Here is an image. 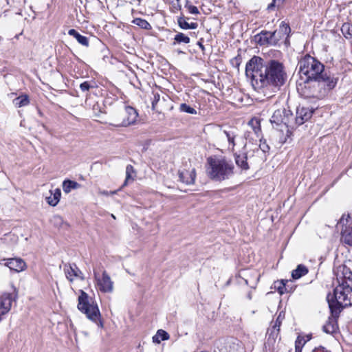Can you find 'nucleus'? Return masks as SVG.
<instances>
[{
  "label": "nucleus",
  "instance_id": "obj_14",
  "mask_svg": "<svg viewBox=\"0 0 352 352\" xmlns=\"http://www.w3.org/2000/svg\"><path fill=\"white\" fill-rule=\"evenodd\" d=\"M6 265L11 270L17 272L23 271L26 266L24 261L19 258H8L6 263Z\"/></svg>",
  "mask_w": 352,
  "mask_h": 352
},
{
  "label": "nucleus",
  "instance_id": "obj_21",
  "mask_svg": "<svg viewBox=\"0 0 352 352\" xmlns=\"http://www.w3.org/2000/svg\"><path fill=\"white\" fill-rule=\"evenodd\" d=\"M283 318L284 316H282V312H280L278 317L276 318V320L275 321L274 324L272 326V328L271 329H268L267 331V333L269 334L270 337L272 336L273 338H274L275 336L276 337L278 336Z\"/></svg>",
  "mask_w": 352,
  "mask_h": 352
},
{
  "label": "nucleus",
  "instance_id": "obj_34",
  "mask_svg": "<svg viewBox=\"0 0 352 352\" xmlns=\"http://www.w3.org/2000/svg\"><path fill=\"white\" fill-rule=\"evenodd\" d=\"M249 125L252 126V130L254 131V133L256 135L257 137H259V135L261 132V129L260 126V122L259 120L256 119H252L249 122Z\"/></svg>",
  "mask_w": 352,
  "mask_h": 352
},
{
  "label": "nucleus",
  "instance_id": "obj_16",
  "mask_svg": "<svg viewBox=\"0 0 352 352\" xmlns=\"http://www.w3.org/2000/svg\"><path fill=\"white\" fill-rule=\"evenodd\" d=\"M255 41L260 45H271L270 32L263 30L254 36Z\"/></svg>",
  "mask_w": 352,
  "mask_h": 352
},
{
  "label": "nucleus",
  "instance_id": "obj_45",
  "mask_svg": "<svg viewBox=\"0 0 352 352\" xmlns=\"http://www.w3.org/2000/svg\"><path fill=\"white\" fill-rule=\"evenodd\" d=\"M192 4L190 3V1L189 0H186V3L184 5L185 8H188V6H190Z\"/></svg>",
  "mask_w": 352,
  "mask_h": 352
},
{
  "label": "nucleus",
  "instance_id": "obj_50",
  "mask_svg": "<svg viewBox=\"0 0 352 352\" xmlns=\"http://www.w3.org/2000/svg\"><path fill=\"white\" fill-rule=\"evenodd\" d=\"M38 114L40 116H43V113L41 111V110H38Z\"/></svg>",
  "mask_w": 352,
  "mask_h": 352
},
{
  "label": "nucleus",
  "instance_id": "obj_38",
  "mask_svg": "<svg viewBox=\"0 0 352 352\" xmlns=\"http://www.w3.org/2000/svg\"><path fill=\"white\" fill-rule=\"evenodd\" d=\"M285 0H272V1L267 6V10L271 11L273 10L276 7L280 8L281 7Z\"/></svg>",
  "mask_w": 352,
  "mask_h": 352
},
{
  "label": "nucleus",
  "instance_id": "obj_3",
  "mask_svg": "<svg viewBox=\"0 0 352 352\" xmlns=\"http://www.w3.org/2000/svg\"><path fill=\"white\" fill-rule=\"evenodd\" d=\"M206 173L215 182H222L231 178L234 173V166L231 160L225 157H209L207 159Z\"/></svg>",
  "mask_w": 352,
  "mask_h": 352
},
{
  "label": "nucleus",
  "instance_id": "obj_10",
  "mask_svg": "<svg viewBox=\"0 0 352 352\" xmlns=\"http://www.w3.org/2000/svg\"><path fill=\"white\" fill-rule=\"evenodd\" d=\"M250 152L246 150V145H245L241 151L234 154L236 164L243 170H248L250 168L248 163V158L251 157L249 155Z\"/></svg>",
  "mask_w": 352,
  "mask_h": 352
},
{
  "label": "nucleus",
  "instance_id": "obj_4",
  "mask_svg": "<svg viewBox=\"0 0 352 352\" xmlns=\"http://www.w3.org/2000/svg\"><path fill=\"white\" fill-rule=\"evenodd\" d=\"M336 280L338 283L335 288L336 292H342L341 296L345 300L349 298L348 304H352V270L350 266L342 265L338 267L336 272ZM346 303L347 302L345 301Z\"/></svg>",
  "mask_w": 352,
  "mask_h": 352
},
{
  "label": "nucleus",
  "instance_id": "obj_47",
  "mask_svg": "<svg viewBox=\"0 0 352 352\" xmlns=\"http://www.w3.org/2000/svg\"><path fill=\"white\" fill-rule=\"evenodd\" d=\"M297 342L298 343V345L302 346V345H301V340H300L298 338V340L296 341L295 345L296 344V343H297Z\"/></svg>",
  "mask_w": 352,
  "mask_h": 352
},
{
  "label": "nucleus",
  "instance_id": "obj_9",
  "mask_svg": "<svg viewBox=\"0 0 352 352\" xmlns=\"http://www.w3.org/2000/svg\"><path fill=\"white\" fill-rule=\"evenodd\" d=\"M314 112V109L312 107L298 106L296 108V115L294 119V124L296 126L303 124L312 117Z\"/></svg>",
  "mask_w": 352,
  "mask_h": 352
},
{
  "label": "nucleus",
  "instance_id": "obj_27",
  "mask_svg": "<svg viewBox=\"0 0 352 352\" xmlns=\"http://www.w3.org/2000/svg\"><path fill=\"white\" fill-rule=\"evenodd\" d=\"M132 23L139 26L143 30H150L152 29L151 24L146 20L142 18H135L132 21Z\"/></svg>",
  "mask_w": 352,
  "mask_h": 352
},
{
  "label": "nucleus",
  "instance_id": "obj_39",
  "mask_svg": "<svg viewBox=\"0 0 352 352\" xmlns=\"http://www.w3.org/2000/svg\"><path fill=\"white\" fill-rule=\"evenodd\" d=\"M63 219L61 218V217H60L58 215L54 216L52 219V222L56 227L60 226L62 225V223H63Z\"/></svg>",
  "mask_w": 352,
  "mask_h": 352
},
{
  "label": "nucleus",
  "instance_id": "obj_13",
  "mask_svg": "<svg viewBox=\"0 0 352 352\" xmlns=\"http://www.w3.org/2000/svg\"><path fill=\"white\" fill-rule=\"evenodd\" d=\"M178 175L180 182L187 185H190L195 183L196 178V171L195 168H192L191 170H179Z\"/></svg>",
  "mask_w": 352,
  "mask_h": 352
},
{
  "label": "nucleus",
  "instance_id": "obj_32",
  "mask_svg": "<svg viewBox=\"0 0 352 352\" xmlns=\"http://www.w3.org/2000/svg\"><path fill=\"white\" fill-rule=\"evenodd\" d=\"M278 32H280V34L282 35V36L286 34L288 38L291 33V28L289 23L282 21L280 24L279 31Z\"/></svg>",
  "mask_w": 352,
  "mask_h": 352
},
{
  "label": "nucleus",
  "instance_id": "obj_2",
  "mask_svg": "<svg viewBox=\"0 0 352 352\" xmlns=\"http://www.w3.org/2000/svg\"><path fill=\"white\" fill-rule=\"evenodd\" d=\"M245 75L255 90L276 92L286 82L284 65L277 60H265L254 56L246 63Z\"/></svg>",
  "mask_w": 352,
  "mask_h": 352
},
{
  "label": "nucleus",
  "instance_id": "obj_36",
  "mask_svg": "<svg viewBox=\"0 0 352 352\" xmlns=\"http://www.w3.org/2000/svg\"><path fill=\"white\" fill-rule=\"evenodd\" d=\"M179 109L181 112H185L192 115L197 114V111L194 108L191 107L190 106L188 105L186 103H182L179 105Z\"/></svg>",
  "mask_w": 352,
  "mask_h": 352
},
{
  "label": "nucleus",
  "instance_id": "obj_24",
  "mask_svg": "<svg viewBox=\"0 0 352 352\" xmlns=\"http://www.w3.org/2000/svg\"><path fill=\"white\" fill-rule=\"evenodd\" d=\"M340 240L344 244L352 246V227L342 231Z\"/></svg>",
  "mask_w": 352,
  "mask_h": 352
},
{
  "label": "nucleus",
  "instance_id": "obj_12",
  "mask_svg": "<svg viewBox=\"0 0 352 352\" xmlns=\"http://www.w3.org/2000/svg\"><path fill=\"white\" fill-rule=\"evenodd\" d=\"M64 271L66 274L67 278L70 282H72L75 277L80 278L81 279L84 278L82 276H80L82 272L75 263L65 264Z\"/></svg>",
  "mask_w": 352,
  "mask_h": 352
},
{
  "label": "nucleus",
  "instance_id": "obj_48",
  "mask_svg": "<svg viewBox=\"0 0 352 352\" xmlns=\"http://www.w3.org/2000/svg\"><path fill=\"white\" fill-rule=\"evenodd\" d=\"M177 9L179 10L182 9V6L179 4V2L177 3Z\"/></svg>",
  "mask_w": 352,
  "mask_h": 352
},
{
  "label": "nucleus",
  "instance_id": "obj_15",
  "mask_svg": "<svg viewBox=\"0 0 352 352\" xmlns=\"http://www.w3.org/2000/svg\"><path fill=\"white\" fill-rule=\"evenodd\" d=\"M338 329V318L329 316L326 324L322 327L323 331L329 334H333L336 333Z\"/></svg>",
  "mask_w": 352,
  "mask_h": 352
},
{
  "label": "nucleus",
  "instance_id": "obj_55",
  "mask_svg": "<svg viewBox=\"0 0 352 352\" xmlns=\"http://www.w3.org/2000/svg\"><path fill=\"white\" fill-rule=\"evenodd\" d=\"M351 263H352V262H351V261H348V264H349V265H350Z\"/></svg>",
  "mask_w": 352,
  "mask_h": 352
},
{
  "label": "nucleus",
  "instance_id": "obj_37",
  "mask_svg": "<svg viewBox=\"0 0 352 352\" xmlns=\"http://www.w3.org/2000/svg\"><path fill=\"white\" fill-rule=\"evenodd\" d=\"M270 36L271 38V45H276L278 41L282 38V35L277 30L274 32H270Z\"/></svg>",
  "mask_w": 352,
  "mask_h": 352
},
{
  "label": "nucleus",
  "instance_id": "obj_46",
  "mask_svg": "<svg viewBox=\"0 0 352 352\" xmlns=\"http://www.w3.org/2000/svg\"><path fill=\"white\" fill-rule=\"evenodd\" d=\"M249 300H251L252 299V292H250L248 294V296H247Z\"/></svg>",
  "mask_w": 352,
  "mask_h": 352
},
{
  "label": "nucleus",
  "instance_id": "obj_41",
  "mask_svg": "<svg viewBox=\"0 0 352 352\" xmlns=\"http://www.w3.org/2000/svg\"><path fill=\"white\" fill-rule=\"evenodd\" d=\"M159 100H160V94H154V98H153V100L152 101V108H153V109H155V107L156 104L159 102Z\"/></svg>",
  "mask_w": 352,
  "mask_h": 352
},
{
  "label": "nucleus",
  "instance_id": "obj_44",
  "mask_svg": "<svg viewBox=\"0 0 352 352\" xmlns=\"http://www.w3.org/2000/svg\"><path fill=\"white\" fill-rule=\"evenodd\" d=\"M319 349H321L323 352H331V351L326 350L325 348L323 346H320V348H318V349L316 348L313 350L312 352H316L317 350H319Z\"/></svg>",
  "mask_w": 352,
  "mask_h": 352
},
{
  "label": "nucleus",
  "instance_id": "obj_56",
  "mask_svg": "<svg viewBox=\"0 0 352 352\" xmlns=\"http://www.w3.org/2000/svg\"><path fill=\"white\" fill-rule=\"evenodd\" d=\"M239 63L237 62L236 63V67H239Z\"/></svg>",
  "mask_w": 352,
  "mask_h": 352
},
{
  "label": "nucleus",
  "instance_id": "obj_40",
  "mask_svg": "<svg viewBox=\"0 0 352 352\" xmlns=\"http://www.w3.org/2000/svg\"><path fill=\"white\" fill-rule=\"evenodd\" d=\"M187 10L190 14H195V15H197L199 14V11L198 8L195 6L191 5L190 6H188V8H187Z\"/></svg>",
  "mask_w": 352,
  "mask_h": 352
},
{
  "label": "nucleus",
  "instance_id": "obj_30",
  "mask_svg": "<svg viewBox=\"0 0 352 352\" xmlns=\"http://www.w3.org/2000/svg\"><path fill=\"white\" fill-rule=\"evenodd\" d=\"M223 133L227 138L229 144L230 145H232V149L233 150L236 145V143L234 142V139L236 138V134H235L234 131L232 130H230V131L223 130Z\"/></svg>",
  "mask_w": 352,
  "mask_h": 352
},
{
  "label": "nucleus",
  "instance_id": "obj_7",
  "mask_svg": "<svg viewBox=\"0 0 352 352\" xmlns=\"http://www.w3.org/2000/svg\"><path fill=\"white\" fill-rule=\"evenodd\" d=\"M292 121L293 113L291 110L286 108L276 110L270 118L271 123L276 126L284 124L287 127L294 128Z\"/></svg>",
  "mask_w": 352,
  "mask_h": 352
},
{
  "label": "nucleus",
  "instance_id": "obj_19",
  "mask_svg": "<svg viewBox=\"0 0 352 352\" xmlns=\"http://www.w3.org/2000/svg\"><path fill=\"white\" fill-rule=\"evenodd\" d=\"M68 34L69 36L74 37L76 39V41L82 45L85 46V47H89V43L88 38L87 36L81 35L76 30H74V29L69 30Z\"/></svg>",
  "mask_w": 352,
  "mask_h": 352
},
{
  "label": "nucleus",
  "instance_id": "obj_17",
  "mask_svg": "<svg viewBox=\"0 0 352 352\" xmlns=\"http://www.w3.org/2000/svg\"><path fill=\"white\" fill-rule=\"evenodd\" d=\"M188 17L184 16L183 14H182L179 16L177 17V24L181 29L183 30H195L197 28L198 23H189L187 20H188Z\"/></svg>",
  "mask_w": 352,
  "mask_h": 352
},
{
  "label": "nucleus",
  "instance_id": "obj_43",
  "mask_svg": "<svg viewBox=\"0 0 352 352\" xmlns=\"http://www.w3.org/2000/svg\"><path fill=\"white\" fill-rule=\"evenodd\" d=\"M295 352H302V346L298 345V342L295 345Z\"/></svg>",
  "mask_w": 352,
  "mask_h": 352
},
{
  "label": "nucleus",
  "instance_id": "obj_54",
  "mask_svg": "<svg viewBox=\"0 0 352 352\" xmlns=\"http://www.w3.org/2000/svg\"><path fill=\"white\" fill-rule=\"evenodd\" d=\"M288 289H289V290H290V289H291V292H292V287L290 288V287H289V286H288Z\"/></svg>",
  "mask_w": 352,
  "mask_h": 352
},
{
  "label": "nucleus",
  "instance_id": "obj_51",
  "mask_svg": "<svg viewBox=\"0 0 352 352\" xmlns=\"http://www.w3.org/2000/svg\"><path fill=\"white\" fill-rule=\"evenodd\" d=\"M142 1V0H138V5H139V6L141 4Z\"/></svg>",
  "mask_w": 352,
  "mask_h": 352
},
{
  "label": "nucleus",
  "instance_id": "obj_22",
  "mask_svg": "<svg viewBox=\"0 0 352 352\" xmlns=\"http://www.w3.org/2000/svg\"><path fill=\"white\" fill-rule=\"evenodd\" d=\"M308 272V268L305 265L300 264L292 272V277L294 279H298L306 275Z\"/></svg>",
  "mask_w": 352,
  "mask_h": 352
},
{
  "label": "nucleus",
  "instance_id": "obj_35",
  "mask_svg": "<svg viewBox=\"0 0 352 352\" xmlns=\"http://www.w3.org/2000/svg\"><path fill=\"white\" fill-rule=\"evenodd\" d=\"M133 173H135L133 166L131 164L127 165L126 167V179L122 185L123 186H126L130 179L133 180V178L131 176V174Z\"/></svg>",
  "mask_w": 352,
  "mask_h": 352
},
{
  "label": "nucleus",
  "instance_id": "obj_23",
  "mask_svg": "<svg viewBox=\"0 0 352 352\" xmlns=\"http://www.w3.org/2000/svg\"><path fill=\"white\" fill-rule=\"evenodd\" d=\"M80 184L70 179H65L63 182V190L65 193H69L72 190L77 189L80 188Z\"/></svg>",
  "mask_w": 352,
  "mask_h": 352
},
{
  "label": "nucleus",
  "instance_id": "obj_42",
  "mask_svg": "<svg viewBox=\"0 0 352 352\" xmlns=\"http://www.w3.org/2000/svg\"><path fill=\"white\" fill-rule=\"evenodd\" d=\"M203 42H204V39L200 38L197 44L199 47V48L201 50V51L204 53L206 48H205V46L203 45Z\"/></svg>",
  "mask_w": 352,
  "mask_h": 352
},
{
  "label": "nucleus",
  "instance_id": "obj_52",
  "mask_svg": "<svg viewBox=\"0 0 352 352\" xmlns=\"http://www.w3.org/2000/svg\"><path fill=\"white\" fill-rule=\"evenodd\" d=\"M110 193H111V195H114V194H116V191L111 192Z\"/></svg>",
  "mask_w": 352,
  "mask_h": 352
},
{
  "label": "nucleus",
  "instance_id": "obj_29",
  "mask_svg": "<svg viewBox=\"0 0 352 352\" xmlns=\"http://www.w3.org/2000/svg\"><path fill=\"white\" fill-rule=\"evenodd\" d=\"M15 105L21 107L28 105L30 103L29 98L27 95H22L14 99Z\"/></svg>",
  "mask_w": 352,
  "mask_h": 352
},
{
  "label": "nucleus",
  "instance_id": "obj_26",
  "mask_svg": "<svg viewBox=\"0 0 352 352\" xmlns=\"http://www.w3.org/2000/svg\"><path fill=\"white\" fill-rule=\"evenodd\" d=\"M190 42V39L188 35L182 32H178L175 35L173 45L181 43L188 44Z\"/></svg>",
  "mask_w": 352,
  "mask_h": 352
},
{
  "label": "nucleus",
  "instance_id": "obj_8",
  "mask_svg": "<svg viewBox=\"0 0 352 352\" xmlns=\"http://www.w3.org/2000/svg\"><path fill=\"white\" fill-rule=\"evenodd\" d=\"M120 116L121 122L115 124V126L126 127L136 122L138 113L135 108L131 106H125L124 111L120 113Z\"/></svg>",
  "mask_w": 352,
  "mask_h": 352
},
{
  "label": "nucleus",
  "instance_id": "obj_33",
  "mask_svg": "<svg viewBox=\"0 0 352 352\" xmlns=\"http://www.w3.org/2000/svg\"><path fill=\"white\" fill-rule=\"evenodd\" d=\"M270 149V146L267 144L266 140L261 138L260 140L259 148L252 150V153H258L261 151L263 153H266Z\"/></svg>",
  "mask_w": 352,
  "mask_h": 352
},
{
  "label": "nucleus",
  "instance_id": "obj_6",
  "mask_svg": "<svg viewBox=\"0 0 352 352\" xmlns=\"http://www.w3.org/2000/svg\"><path fill=\"white\" fill-rule=\"evenodd\" d=\"M342 292H336V289H333V294H328L327 296V300L329 305V307L331 312V317H333L336 318H339L340 314L343 309L344 307L351 306L352 304H348L345 302V298L342 299L344 296H341ZM346 302H349V298H347L346 299Z\"/></svg>",
  "mask_w": 352,
  "mask_h": 352
},
{
  "label": "nucleus",
  "instance_id": "obj_49",
  "mask_svg": "<svg viewBox=\"0 0 352 352\" xmlns=\"http://www.w3.org/2000/svg\"><path fill=\"white\" fill-rule=\"evenodd\" d=\"M285 43V44H289V41L287 38H286Z\"/></svg>",
  "mask_w": 352,
  "mask_h": 352
},
{
  "label": "nucleus",
  "instance_id": "obj_20",
  "mask_svg": "<svg viewBox=\"0 0 352 352\" xmlns=\"http://www.w3.org/2000/svg\"><path fill=\"white\" fill-rule=\"evenodd\" d=\"M51 195L46 197L47 202L52 206H56L60 201L61 191L59 188H56L53 192L50 190Z\"/></svg>",
  "mask_w": 352,
  "mask_h": 352
},
{
  "label": "nucleus",
  "instance_id": "obj_31",
  "mask_svg": "<svg viewBox=\"0 0 352 352\" xmlns=\"http://www.w3.org/2000/svg\"><path fill=\"white\" fill-rule=\"evenodd\" d=\"M97 87L96 82L94 80L85 81L80 85V89L82 92L89 91L90 89H94Z\"/></svg>",
  "mask_w": 352,
  "mask_h": 352
},
{
  "label": "nucleus",
  "instance_id": "obj_5",
  "mask_svg": "<svg viewBox=\"0 0 352 352\" xmlns=\"http://www.w3.org/2000/svg\"><path fill=\"white\" fill-rule=\"evenodd\" d=\"M77 307L80 312L85 314L87 318L95 322L99 327H103V323L100 319V312L97 304L83 290H80Z\"/></svg>",
  "mask_w": 352,
  "mask_h": 352
},
{
  "label": "nucleus",
  "instance_id": "obj_25",
  "mask_svg": "<svg viewBox=\"0 0 352 352\" xmlns=\"http://www.w3.org/2000/svg\"><path fill=\"white\" fill-rule=\"evenodd\" d=\"M170 338L169 334L163 329H159L156 334L153 337V342L154 343L160 344L161 341L168 340Z\"/></svg>",
  "mask_w": 352,
  "mask_h": 352
},
{
  "label": "nucleus",
  "instance_id": "obj_18",
  "mask_svg": "<svg viewBox=\"0 0 352 352\" xmlns=\"http://www.w3.org/2000/svg\"><path fill=\"white\" fill-rule=\"evenodd\" d=\"M289 281L288 280H276L274 282L273 286L274 288L277 290V292L283 295L285 293L291 292V289H288V283Z\"/></svg>",
  "mask_w": 352,
  "mask_h": 352
},
{
  "label": "nucleus",
  "instance_id": "obj_1",
  "mask_svg": "<svg viewBox=\"0 0 352 352\" xmlns=\"http://www.w3.org/2000/svg\"><path fill=\"white\" fill-rule=\"evenodd\" d=\"M300 79L297 89L305 98H318L321 89H333L337 85L338 78L328 74L324 65L316 58L306 54L298 63Z\"/></svg>",
  "mask_w": 352,
  "mask_h": 352
},
{
  "label": "nucleus",
  "instance_id": "obj_11",
  "mask_svg": "<svg viewBox=\"0 0 352 352\" xmlns=\"http://www.w3.org/2000/svg\"><path fill=\"white\" fill-rule=\"evenodd\" d=\"M94 276L97 279L98 286L100 292L104 293H109L113 291V283L111 281L110 276L106 271L102 272L101 278H97L96 273H94Z\"/></svg>",
  "mask_w": 352,
  "mask_h": 352
},
{
  "label": "nucleus",
  "instance_id": "obj_53",
  "mask_svg": "<svg viewBox=\"0 0 352 352\" xmlns=\"http://www.w3.org/2000/svg\"><path fill=\"white\" fill-rule=\"evenodd\" d=\"M103 194H104V195H108V194H109V192H105V191H104V192H103Z\"/></svg>",
  "mask_w": 352,
  "mask_h": 352
},
{
  "label": "nucleus",
  "instance_id": "obj_28",
  "mask_svg": "<svg viewBox=\"0 0 352 352\" xmlns=\"http://www.w3.org/2000/svg\"><path fill=\"white\" fill-rule=\"evenodd\" d=\"M342 33L346 38H352V23H344L341 28Z\"/></svg>",
  "mask_w": 352,
  "mask_h": 352
}]
</instances>
